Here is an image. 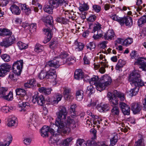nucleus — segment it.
<instances>
[{"mask_svg":"<svg viewBox=\"0 0 146 146\" xmlns=\"http://www.w3.org/2000/svg\"><path fill=\"white\" fill-rule=\"evenodd\" d=\"M130 84L135 87L129 91V95L132 97L137 94L139 91V87L144 85L143 82L140 78V75L136 71H133L130 74L129 78Z\"/></svg>","mask_w":146,"mask_h":146,"instance_id":"obj_1","label":"nucleus"},{"mask_svg":"<svg viewBox=\"0 0 146 146\" xmlns=\"http://www.w3.org/2000/svg\"><path fill=\"white\" fill-rule=\"evenodd\" d=\"M15 91L16 96V102L18 104L19 107L21 108L20 111H25L27 108L30 106L29 103L24 102L25 98L27 97L26 91L23 89L19 88L16 89Z\"/></svg>","mask_w":146,"mask_h":146,"instance_id":"obj_2","label":"nucleus"},{"mask_svg":"<svg viewBox=\"0 0 146 146\" xmlns=\"http://www.w3.org/2000/svg\"><path fill=\"white\" fill-rule=\"evenodd\" d=\"M55 125L58 127L57 131L59 133L62 132L64 133L70 127L74 128L76 127L74 120L70 116L68 117L64 121H56Z\"/></svg>","mask_w":146,"mask_h":146,"instance_id":"obj_3","label":"nucleus"},{"mask_svg":"<svg viewBox=\"0 0 146 146\" xmlns=\"http://www.w3.org/2000/svg\"><path fill=\"white\" fill-rule=\"evenodd\" d=\"M23 64V60H17L15 62L12 66L13 71L10 72L8 76L9 78L16 81L18 78V76L20 75L21 74Z\"/></svg>","mask_w":146,"mask_h":146,"instance_id":"obj_4","label":"nucleus"},{"mask_svg":"<svg viewBox=\"0 0 146 146\" xmlns=\"http://www.w3.org/2000/svg\"><path fill=\"white\" fill-rule=\"evenodd\" d=\"M44 21L46 23L47 27L44 29V31L45 34L48 36V38L49 40L52 36L51 29L52 28V17L50 15L46 16L44 18Z\"/></svg>","mask_w":146,"mask_h":146,"instance_id":"obj_5","label":"nucleus"},{"mask_svg":"<svg viewBox=\"0 0 146 146\" xmlns=\"http://www.w3.org/2000/svg\"><path fill=\"white\" fill-rule=\"evenodd\" d=\"M68 112L66 107L64 106H60L59 108V111L56 113L58 120L56 121H62L66 119Z\"/></svg>","mask_w":146,"mask_h":146,"instance_id":"obj_6","label":"nucleus"},{"mask_svg":"<svg viewBox=\"0 0 146 146\" xmlns=\"http://www.w3.org/2000/svg\"><path fill=\"white\" fill-rule=\"evenodd\" d=\"M32 102L34 104L37 103L39 105L42 106L45 102V98L41 94H40L38 92H35L33 96Z\"/></svg>","mask_w":146,"mask_h":146,"instance_id":"obj_7","label":"nucleus"},{"mask_svg":"<svg viewBox=\"0 0 146 146\" xmlns=\"http://www.w3.org/2000/svg\"><path fill=\"white\" fill-rule=\"evenodd\" d=\"M112 82L110 77L107 75H104L100 79V88L102 91L104 90L107 86L110 85Z\"/></svg>","mask_w":146,"mask_h":146,"instance_id":"obj_8","label":"nucleus"},{"mask_svg":"<svg viewBox=\"0 0 146 146\" xmlns=\"http://www.w3.org/2000/svg\"><path fill=\"white\" fill-rule=\"evenodd\" d=\"M48 3L52 7L55 8L59 6H62V7H66L68 5L65 0H49Z\"/></svg>","mask_w":146,"mask_h":146,"instance_id":"obj_9","label":"nucleus"},{"mask_svg":"<svg viewBox=\"0 0 146 146\" xmlns=\"http://www.w3.org/2000/svg\"><path fill=\"white\" fill-rule=\"evenodd\" d=\"M15 40V38L14 36L12 35V36L3 39L0 43V45L5 48H7L13 44Z\"/></svg>","mask_w":146,"mask_h":146,"instance_id":"obj_10","label":"nucleus"},{"mask_svg":"<svg viewBox=\"0 0 146 146\" xmlns=\"http://www.w3.org/2000/svg\"><path fill=\"white\" fill-rule=\"evenodd\" d=\"M57 57H55L52 60L48 61L46 63L45 67L49 66L50 67H53L55 68H57L59 67L60 65V61L62 60V59H60Z\"/></svg>","mask_w":146,"mask_h":146,"instance_id":"obj_11","label":"nucleus"},{"mask_svg":"<svg viewBox=\"0 0 146 146\" xmlns=\"http://www.w3.org/2000/svg\"><path fill=\"white\" fill-rule=\"evenodd\" d=\"M90 84L94 85L97 90L100 92L102 91V88L100 87V80L99 81L98 77L96 76H94L89 80Z\"/></svg>","mask_w":146,"mask_h":146,"instance_id":"obj_12","label":"nucleus"},{"mask_svg":"<svg viewBox=\"0 0 146 146\" xmlns=\"http://www.w3.org/2000/svg\"><path fill=\"white\" fill-rule=\"evenodd\" d=\"M49 133H50L52 135L55 132L54 130L49 126L47 125L43 126L40 130L41 135L44 137H48Z\"/></svg>","mask_w":146,"mask_h":146,"instance_id":"obj_13","label":"nucleus"},{"mask_svg":"<svg viewBox=\"0 0 146 146\" xmlns=\"http://www.w3.org/2000/svg\"><path fill=\"white\" fill-rule=\"evenodd\" d=\"M101 25L99 24L96 25L93 27V29L92 33H94L96 31H97V33L96 34H94L93 36V38L95 40L100 38L102 36V31L101 30Z\"/></svg>","mask_w":146,"mask_h":146,"instance_id":"obj_14","label":"nucleus"},{"mask_svg":"<svg viewBox=\"0 0 146 146\" xmlns=\"http://www.w3.org/2000/svg\"><path fill=\"white\" fill-rule=\"evenodd\" d=\"M135 65H137L143 70L146 71V58L139 57L134 62Z\"/></svg>","mask_w":146,"mask_h":146,"instance_id":"obj_15","label":"nucleus"},{"mask_svg":"<svg viewBox=\"0 0 146 146\" xmlns=\"http://www.w3.org/2000/svg\"><path fill=\"white\" fill-rule=\"evenodd\" d=\"M130 106L131 110L134 114L140 113L142 108V104L140 103H133L131 104Z\"/></svg>","mask_w":146,"mask_h":146,"instance_id":"obj_16","label":"nucleus"},{"mask_svg":"<svg viewBox=\"0 0 146 146\" xmlns=\"http://www.w3.org/2000/svg\"><path fill=\"white\" fill-rule=\"evenodd\" d=\"M108 97L109 98L110 104L111 106H115L118 104V100L116 96H114V91L113 93L110 92L108 94Z\"/></svg>","mask_w":146,"mask_h":146,"instance_id":"obj_17","label":"nucleus"},{"mask_svg":"<svg viewBox=\"0 0 146 146\" xmlns=\"http://www.w3.org/2000/svg\"><path fill=\"white\" fill-rule=\"evenodd\" d=\"M11 68V66L7 64H3L0 66V77L4 76Z\"/></svg>","mask_w":146,"mask_h":146,"instance_id":"obj_18","label":"nucleus"},{"mask_svg":"<svg viewBox=\"0 0 146 146\" xmlns=\"http://www.w3.org/2000/svg\"><path fill=\"white\" fill-rule=\"evenodd\" d=\"M119 106L124 115H129L130 114V108L128 105L123 102H121L119 104Z\"/></svg>","mask_w":146,"mask_h":146,"instance_id":"obj_19","label":"nucleus"},{"mask_svg":"<svg viewBox=\"0 0 146 146\" xmlns=\"http://www.w3.org/2000/svg\"><path fill=\"white\" fill-rule=\"evenodd\" d=\"M57 133H53L52 135V136L50 138L49 140V143L51 146H56L57 145V142L58 141L56 136L59 135L61 133H59V132L57 131Z\"/></svg>","mask_w":146,"mask_h":146,"instance_id":"obj_20","label":"nucleus"},{"mask_svg":"<svg viewBox=\"0 0 146 146\" xmlns=\"http://www.w3.org/2000/svg\"><path fill=\"white\" fill-rule=\"evenodd\" d=\"M125 24L127 26H131L132 24V20L131 17L127 16L121 18L120 25L122 26Z\"/></svg>","mask_w":146,"mask_h":146,"instance_id":"obj_21","label":"nucleus"},{"mask_svg":"<svg viewBox=\"0 0 146 146\" xmlns=\"http://www.w3.org/2000/svg\"><path fill=\"white\" fill-rule=\"evenodd\" d=\"M115 36V35L112 29L109 30L105 34L104 36V39L109 40H111Z\"/></svg>","mask_w":146,"mask_h":146,"instance_id":"obj_22","label":"nucleus"},{"mask_svg":"<svg viewBox=\"0 0 146 146\" xmlns=\"http://www.w3.org/2000/svg\"><path fill=\"white\" fill-rule=\"evenodd\" d=\"M84 73L81 69H77L75 70L74 74V77L75 79L79 80L84 78Z\"/></svg>","mask_w":146,"mask_h":146,"instance_id":"obj_23","label":"nucleus"},{"mask_svg":"<svg viewBox=\"0 0 146 146\" xmlns=\"http://www.w3.org/2000/svg\"><path fill=\"white\" fill-rule=\"evenodd\" d=\"M64 95L65 98L67 100H72L73 98V96L70 94V90L68 88H64Z\"/></svg>","mask_w":146,"mask_h":146,"instance_id":"obj_24","label":"nucleus"},{"mask_svg":"<svg viewBox=\"0 0 146 146\" xmlns=\"http://www.w3.org/2000/svg\"><path fill=\"white\" fill-rule=\"evenodd\" d=\"M10 9L13 14L18 15L20 14L21 10L19 7L15 4L12 5L10 7Z\"/></svg>","mask_w":146,"mask_h":146,"instance_id":"obj_25","label":"nucleus"},{"mask_svg":"<svg viewBox=\"0 0 146 146\" xmlns=\"http://www.w3.org/2000/svg\"><path fill=\"white\" fill-rule=\"evenodd\" d=\"M36 81L34 79L29 80L27 82L24 84V86L26 88H33V87L36 85Z\"/></svg>","mask_w":146,"mask_h":146,"instance_id":"obj_26","label":"nucleus"},{"mask_svg":"<svg viewBox=\"0 0 146 146\" xmlns=\"http://www.w3.org/2000/svg\"><path fill=\"white\" fill-rule=\"evenodd\" d=\"M47 76L46 79H55L56 77V71L54 69H53L52 71L51 69L49 71L46 72Z\"/></svg>","mask_w":146,"mask_h":146,"instance_id":"obj_27","label":"nucleus"},{"mask_svg":"<svg viewBox=\"0 0 146 146\" xmlns=\"http://www.w3.org/2000/svg\"><path fill=\"white\" fill-rule=\"evenodd\" d=\"M12 33L10 31L7 29L5 28L0 29V36H4L11 35Z\"/></svg>","mask_w":146,"mask_h":146,"instance_id":"obj_28","label":"nucleus"},{"mask_svg":"<svg viewBox=\"0 0 146 146\" xmlns=\"http://www.w3.org/2000/svg\"><path fill=\"white\" fill-rule=\"evenodd\" d=\"M17 118L15 117H13L8 120L7 123L8 126L9 127L14 126L15 127L17 125V124L16 123V121Z\"/></svg>","mask_w":146,"mask_h":146,"instance_id":"obj_29","label":"nucleus"},{"mask_svg":"<svg viewBox=\"0 0 146 146\" xmlns=\"http://www.w3.org/2000/svg\"><path fill=\"white\" fill-rule=\"evenodd\" d=\"M38 90L40 92L44 93L45 94L49 95L51 93L52 89L50 88L42 87L38 88Z\"/></svg>","mask_w":146,"mask_h":146,"instance_id":"obj_30","label":"nucleus"},{"mask_svg":"<svg viewBox=\"0 0 146 146\" xmlns=\"http://www.w3.org/2000/svg\"><path fill=\"white\" fill-rule=\"evenodd\" d=\"M62 97L61 94H57L54 97V99L52 101L51 104H57L58 102L61 100Z\"/></svg>","mask_w":146,"mask_h":146,"instance_id":"obj_31","label":"nucleus"},{"mask_svg":"<svg viewBox=\"0 0 146 146\" xmlns=\"http://www.w3.org/2000/svg\"><path fill=\"white\" fill-rule=\"evenodd\" d=\"M74 61L73 58L71 57H69L66 59L64 60L63 61H60V64L61 65L66 63L68 65H71L72 64L73 62Z\"/></svg>","mask_w":146,"mask_h":146,"instance_id":"obj_32","label":"nucleus"},{"mask_svg":"<svg viewBox=\"0 0 146 146\" xmlns=\"http://www.w3.org/2000/svg\"><path fill=\"white\" fill-rule=\"evenodd\" d=\"M84 92L82 90H78L76 93V97L77 100L78 101H81L83 98Z\"/></svg>","mask_w":146,"mask_h":146,"instance_id":"obj_33","label":"nucleus"},{"mask_svg":"<svg viewBox=\"0 0 146 146\" xmlns=\"http://www.w3.org/2000/svg\"><path fill=\"white\" fill-rule=\"evenodd\" d=\"M114 96H116L118 99L119 98L121 101H123L125 99L124 94L118 92L117 90L114 91Z\"/></svg>","mask_w":146,"mask_h":146,"instance_id":"obj_34","label":"nucleus"},{"mask_svg":"<svg viewBox=\"0 0 146 146\" xmlns=\"http://www.w3.org/2000/svg\"><path fill=\"white\" fill-rule=\"evenodd\" d=\"M54 8L53 7H52V6L50 5H45L43 7V9L44 11L49 14L52 13V10Z\"/></svg>","mask_w":146,"mask_h":146,"instance_id":"obj_35","label":"nucleus"},{"mask_svg":"<svg viewBox=\"0 0 146 146\" xmlns=\"http://www.w3.org/2000/svg\"><path fill=\"white\" fill-rule=\"evenodd\" d=\"M76 143V146H88L86 142L83 139H78Z\"/></svg>","mask_w":146,"mask_h":146,"instance_id":"obj_36","label":"nucleus"},{"mask_svg":"<svg viewBox=\"0 0 146 146\" xmlns=\"http://www.w3.org/2000/svg\"><path fill=\"white\" fill-rule=\"evenodd\" d=\"M76 107V105L75 104H73L70 106V113L72 116H75L77 115L76 113V112L75 111V108Z\"/></svg>","mask_w":146,"mask_h":146,"instance_id":"obj_37","label":"nucleus"},{"mask_svg":"<svg viewBox=\"0 0 146 146\" xmlns=\"http://www.w3.org/2000/svg\"><path fill=\"white\" fill-rule=\"evenodd\" d=\"M74 44L76 46V49L79 51L82 50L84 47V45L83 43L77 41L75 42Z\"/></svg>","mask_w":146,"mask_h":146,"instance_id":"obj_38","label":"nucleus"},{"mask_svg":"<svg viewBox=\"0 0 146 146\" xmlns=\"http://www.w3.org/2000/svg\"><path fill=\"white\" fill-rule=\"evenodd\" d=\"M89 101V104L87 105V106L88 107H91L92 108H94L98 104V101L97 100H92V99H90Z\"/></svg>","mask_w":146,"mask_h":146,"instance_id":"obj_39","label":"nucleus"},{"mask_svg":"<svg viewBox=\"0 0 146 146\" xmlns=\"http://www.w3.org/2000/svg\"><path fill=\"white\" fill-rule=\"evenodd\" d=\"M43 46L38 43H37L35 46V51L37 53H38L43 51Z\"/></svg>","mask_w":146,"mask_h":146,"instance_id":"obj_40","label":"nucleus"},{"mask_svg":"<svg viewBox=\"0 0 146 146\" xmlns=\"http://www.w3.org/2000/svg\"><path fill=\"white\" fill-rule=\"evenodd\" d=\"M72 140V139L71 137L64 140L61 142L62 146H68Z\"/></svg>","mask_w":146,"mask_h":146,"instance_id":"obj_41","label":"nucleus"},{"mask_svg":"<svg viewBox=\"0 0 146 146\" xmlns=\"http://www.w3.org/2000/svg\"><path fill=\"white\" fill-rule=\"evenodd\" d=\"M59 46V44L56 41L52 40L49 43V46L50 48L54 49Z\"/></svg>","mask_w":146,"mask_h":146,"instance_id":"obj_42","label":"nucleus"},{"mask_svg":"<svg viewBox=\"0 0 146 146\" xmlns=\"http://www.w3.org/2000/svg\"><path fill=\"white\" fill-rule=\"evenodd\" d=\"M68 55V53L66 52L63 51L60 53V54L59 55V57H57L58 58H59L61 60V59L62 60H61L60 61H60H63L65 59Z\"/></svg>","mask_w":146,"mask_h":146,"instance_id":"obj_43","label":"nucleus"},{"mask_svg":"<svg viewBox=\"0 0 146 146\" xmlns=\"http://www.w3.org/2000/svg\"><path fill=\"white\" fill-rule=\"evenodd\" d=\"M18 45L19 48L20 50H23L27 48L28 47V45L22 42L21 41H19L17 43Z\"/></svg>","mask_w":146,"mask_h":146,"instance_id":"obj_44","label":"nucleus"},{"mask_svg":"<svg viewBox=\"0 0 146 146\" xmlns=\"http://www.w3.org/2000/svg\"><path fill=\"white\" fill-rule=\"evenodd\" d=\"M146 23V15H144L142 17L139 19L138 21V25L139 26L142 25L144 24V23Z\"/></svg>","mask_w":146,"mask_h":146,"instance_id":"obj_45","label":"nucleus"},{"mask_svg":"<svg viewBox=\"0 0 146 146\" xmlns=\"http://www.w3.org/2000/svg\"><path fill=\"white\" fill-rule=\"evenodd\" d=\"M3 98L8 101H11L13 99V94L12 92H10L7 95L3 96Z\"/></svg>","mask_w":146,"mask_h":146,"instance_id":"obj_46","label":"nucleus"},{"mask_svg":"<svg viewBox=\"0 0 146 146\" xmlns=\"http://www.w3.org/2000/svg\"><path fill=\"white\" fill-rule=\"evenodd\" d=\"M1 57L2 59L5 62H8L10 60V56L6 54L1 55Z\"/></svg>","mask_w":146,"mask_h":146,"instance_id":"obj_47","label":"nucleus"},{"mask_svg":"<svg viewBox=\"0 0 146 146\" xmlns=\"http://www.w3.org/2000/svg\"><path fill=\"white\" fill-rule=\"evenodd\" d=\"M133 42L132 38H128L124 40L123 45L126 46H127L131 44Z\"/></svg>","mask_w":146,"mask_h":146,"instance_id":"obj_48","label":"nucleus"},{"mask_svg":"<svg viewBox=\"0 0 146 146\" xmlns=\"http://www.w3.org/2000/svg\"><path fill=\"white\" fill-rule=\"evenodd\" d=\"M38 78L40 79H43L44 78L46 79L47 76L46 72L44 70L42 71L38 75Z\"/></svg>","mask_w":146,"mask_h":146,"instance_id":"obj_49","label":"nucleus"},{"mask_svg":"<svg viewBox=\"0 0 146 146\" xmlns=\"http://www.w3.org/2000/svg\"><path fill=\"white\" fill-rule=\"evenodd\" d=\"M7 89L6 88H1L0 90V98L3 97V96L6 94V92L7 91Z\"/></svg>","mask_w":146,"mask_h":146,"instance_id":"obj_50","label":"nucleus"},{"mask_svg":"<svg viewBox=\"0 0 146 146\" xmlns=\"http://www.w3.org/2000/svg\"><path fill=\"white\" fill-rule=\"evenodd\" d=\"M145 145L143 139H141L135 142L134 146H145Z\"/></svg>","mask_w":146,"mask_h":146,"instance_id":"obj_51","label":"nucleus"},{"mask_svg":"<svg viewBox=\"0 0 146 146\" xmlns=\"http://www.w3.org/2000/svg\"><path fill=\"white\" fill-rule=\"evenodd\" d=\"M79 8V10L81 11H87L89 9L88 6L85 3L83 4Z\"/></svg>","mask_w":146,"mask_h":146,"instance_id":"obj_52","label":"nucleus"},{"mask_svg":"<svg viewBox=\"0 0 146 146\" xmlns=\"http://www.w3.org/2000/svg\"><path fill=\"white\" fill-rule=\"evenodd\" d=\"M117 137L114 136L110 140V146H114L117 141Z\"/></svg>","mask_w":146,"mask_h":146,"instance_id":"obj_53","label":"nucleus"},{"mask_svg":"<svg viewBox=\"0 0 146 146\" xmlns=\"http://www.w3.org/2000/svg\"><path fill=\"white\" fill-rule=\"evenodd\" d=\"M12 139V135H8L7 137L4 140V141L6 142V143L9 146L11 142Z\"/></svg>","mask_w":146,"mask_h":146,"instance_id":"obj_54","label":"nucleus"},{"mask_svg":"<svg viewBox=\"0 0 146 146\" xmlns=\"http://www.w3.org/2000/svg\"><path fill=\"white\" fill-rule=\"evenodd\" d=\"M111 112L114 114L116 115H119V111L118 107L117 106H114L112 109L111 111Z\"/></svg>","mask_w":146,"mask_h":146,"instance_id":"obj_55","label":"nucleus"},{"mask_svg":"<svg viewBox=\"0 0 146 146\" xmlns=\"http://www.w3.org/2000/svg\"><path fill=\"white\" fill-rule=\"evenodd\" d=\"M21 9L22 10H24L29 13H30V9L27 6L26 4H22L21 5Z\"/></svg>","mask_w":146,"mask_h":146,"instance_id":"obj_56","label":"nucleus"},{"mask_svg":"<svg viewBox=\"0 0 146 146\" xmlns=\"http://www.w3.org/2000/svg\"><path fill=\"white\" fill-rule=\"evenodd\" d=\"M93 8L95 11L96 13H99L101 10V7L100 6L94 5L93 6Z\"/></svg>","mask_w":146,"mask_h":146,"instance_id":"obj_57","label":"nucleus"},{"mask_svg":"<svg viewBox=\"0 0 146 146\" xmlns=\"http://www.w3.org/2000/svg\"><path fill=\"white\" fill-rule=\"evenodd\" d=\"M86 47L87 49L91 50L95 48V45L94 42H90L88 45L86 46Z\"/></svg>","mask_w":146,"mask_h":146,"instance_id":"obj_58","label":"nucleus"},{"mask_svg":"<svg viewBox=\"0 0 146 146\" xmlns=\"http://www.w3.org/2000/svg\"><path fill=\"white\" fill-rule=\"evenodd\" d=\"M36 24H32L29 25V26L30 30L31 31H33V32L36 31Z\"/></svg>","mask_w":146,"mask_h":146,"instance_id":"obj_59","label":"nucleus"},{"mask_svg":"<svg viewBox=\"0 0 146 146\" xmlns=\"http://www.w3.org/2000/svg\"><path fill=\"white\" fill-rule=\"evenodd\" d=\"M87 91H89V94H91L94 92L95 89L92 86L90 85L87 87Z\"/></svg>","mask_w":146,"mask_h":146,"instance_id":"obj_60","label":"nucleus"},{"mask_svg":"<svg viewBox=\"0 0 146 146\" xmlns=\"http://www.w3.org/2000/svg\"><path fill=\"white\" fill-rule=\"evenodd\" d=\"M111 18L113 20L118 21L121 24V18L117 17L116 15H112Z\"/></svg>","mask_w":146,"mask_h":146,"instance_id":"obj_61","label":"nucleus"},{"mask_svg":"<svg viewBox=\"0 0 146 146\" xmlns=\"http://www.w3.org/2000/svg\"><path fill=\"white\" fill-rule=\"evenodd\" d=\"M24 143L26 145H29L31 141V139L29 138H26L23 140Z\"/></svg>","mask_w":146,"mask_h":146,"instance_id":"obj_62","label":"nucleus"},{"mask_svg":"<svg viewBox=\"0 0 146 146\" xmlns=\"http://www.w3.org/2000/svg\"><path fill=\"white\" fill-rule=\"evenodd\" d=\"M107 42L108 41H103L100 44L99 46L101 48H104L106 47V44Z\"/></svg>","mask_w":146,"mask_h":146,"instance_id":"obj_63","label":"nucleus"},{"mask_svg":"<svg viewBox=\"0 0 146 146\" xmlns=\"http://www.w3.org/2000/svg\"><path fill=\"white\" fill-rule=\"evenodd\" d=\"M96 19V16L95 15H92L88 18V20L90 22H92L95 21Z\"/></svg>","mask_w":146,"mask_h":146,"instance_id":"obj_64","label":"nucleus"}]
</instances>
